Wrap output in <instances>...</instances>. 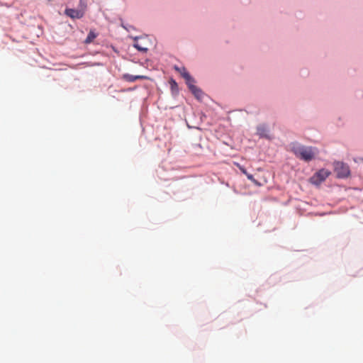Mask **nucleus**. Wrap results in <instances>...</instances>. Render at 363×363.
<instances>
[{
  "label": "nucleus",
  "instance_id": "nucleus-1",
  "mask_svg": "<svg viewBox=\"0 0 363 363\" xmlns=\"http://www.w3.org/2000/svg\"><path fill=\"white\" fill-rule=\"evenodd\" d=\"M291 150L297 158L305 162L313 160L318 153L316 147L305 146L298 143H292Z\"/></svg>",
  "mask_w": 363,
  "mask_h": 363
},
{
  "label": "nucleus",
  "instance_id": "nucleus-2",
  "mask_svg": "<svg viewBox=\"0 0 363 363\" xmlns=\"http://www.w3.org/2000/svg\"><path fill=\"white\" fill-rule=\"evenodd\" d=\"M334 169L339 178H345L348 177L350 174L349 167L343 162H334Z\"/></svg>",
  "mask_w": 363,
  "mask_h": 363
},
{
  "label": "nucleus",
  "instance_id": "nucleus-3",
  "mask_svg": "<svg viewBox=\"0 0 363 363\" xmlns=\"http://www.w3.org/2000/svg\"><path fill=\"white\" fill-rule=\"evenodd\" d=\"M330 174V172L325 169H322L317 172L311 179V182L315 185H318L326 179Z\"/></svg>",
  "mask_w": 363,
  "mask_h": 363
},
{
  "label": "nucleus",
  "instance_id": "nucleus-4",
  "mask_svg": "<svg viewBox=\"0 0 363 363\" xmlns=\"http://www.w3.org/2000/svg\"><path fill=\"white\" fill-rule=\"evenodd\" d=\"M194 79H192L191 82H187L186 84L190 91H191V93L194 95V96L197 99L201 100L203 96V93L199 88H198L194 84Z\"/></svg>",
  "mask_w": 363,
  "mask_h": 363
},
{
  "label": "nucleus",
  "instance_id": "nucleus-5",
  "mask_svg": "<svg viewBox=\"0 0 363 363\" xmlns=\"http://www.w3.org/2000/svg\"><path fill=\"white\" fill-rule=\"evenodd\" d=\"M65 14L72 18H81L84 15V9H67Z\"/></svg>",
  "mask_w": 363,
  "mask_h": 363
},
{
  "label": "nucleus",
  "instance_id": "nucleus-6",
  "mask_svg": "<svg viewBox=\"0 0 363 363\" xmlns=\"http://www.w3.org/2000/svg\"><path fill=\"white\" fill-rule=\"evenodd\" d=\"M175 70H177L179 73L181 74V75L184 77V79L186 80V83L191 82V80L193 79L191 76L189 74V73L186 71V68L184 67H179L177 66L174 67Z\"/></svg>",
  "mask_w": 363,
  "mask_h": 363
},
{
  "label": "nucleus",
  "instance_id": "nucleus-7",
  "mask_svg": "<svg viewBox=\"0 0 363 363\" xmlns=\"http://www.w3.org/2000/svg\"><path fill=\"white\" fill-rule=\"evenodd\" d=\"M147 77L143 75H132L129 74H125L123 75L122 79L128 82H133L137 79H145Z\"/></svg>",
  "mask_w": 363,
  "mask_h": 363
},
{
  "label": "nucleus",
  "instance_id": "nucleus-8",
  "mask_svg": "<svg viewBox=\"0 0 363 363\" xmlns=\"http://www.w3.org/2000/svg\"><path fill=\"white\" fill-rule=\"evenodd\" d=\"M268 130L264 125H259L257 127V134L262 138H269Z\"/></svg>",
  "mask_w": 363,
  "mask_h": 363
},
{
  "label": "nucleus",
  "instance_id": "nucleus-9",
  "mask_svg": "<svg viewBox=\"0 0 363 363\" xmlns=\"http://www.w3.org/2000/svg\"><path fill=\"white\" fill-rule=\"evenodd\" d=\"M97 37V34L95 33L94 30H90L86 38L84 40V43L89 44L94 41V40Z\"/></svg>",
  "mask_w": 363,
  "mask_h": 363
},
{
  "label": "nucleus",
  "instance_id": "nucleus-10",
  "mask_svg": "<svg viewBox=\"0 0 363 363\" xmlns=\"http://www.w3.org/2000/svg\"><path fill=\"white\" fill-rule=\"evenodd\" d=\"M135 43H134V47L139 51H141V52H146L147 50H148V48L147 47H145L143 45V44H140L138 41V38H136L135 39Z\"/></svg>",
  "mask_w": 363,
  "mask_h": 363
},
{
  "label": "nucleus",
  "instance_id": "nucleus-11",
  "mask_svg": "<svg viewBox=\"0 0 363 363\" xmlns=\"http://www.w3.org/2000/svg\"><path fill=\"white\" fill-rule=\"evenodd\" d=\"M246 177H247V179H248L249 180H250V181H251V182H252L253 183H255V184H257V180L254 178V177H253L252 174H250L247 173V174L246 175Z\"/></svg>",
  "mask_w": 363,
  "mask_h": 363
},
{
  "label": "nucleus",
  "instance_id": "nucleus-12",
  "mask_svg": "<svg viewBox=\"0 0 363 363\" xmlns=\"http://www.w3.org/2000/svg\"><path fill=\"white\" fill-rule=\"evenodd\" d=\"M237 166L238 167V168L240 169V171H241L244 174H245V175H247V173H248V172H247V170H246L243 167L240 166V164H237Z\"/></svg>",
  "mask_w": 363,
  "mask_h": 363
},
{
  "label": "nucleus",
  "instance_id": "nucleus-13",
  "mask_svg": "<svg viewBox=\"0 0 363 363\" xmlns=\"http://www.w3.org/2000/svg\"><path fill=\"white\" fill-rule=\"evenodd\" d=\"M79 3H80V6H81V9H86V5L84 2V0H80L79 1Z\"/></svg>",
  "mask_w": 363,
  "mask_h": 363
}]
</instances>
